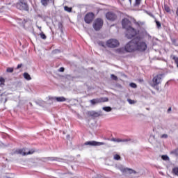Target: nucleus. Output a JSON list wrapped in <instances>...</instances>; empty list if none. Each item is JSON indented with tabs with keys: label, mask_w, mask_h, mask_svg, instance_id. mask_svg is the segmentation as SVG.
I'll return each mask as SVG.
<instances>
[{
	"label": "nucleus",
	"mask_w": 178,
	"mask_h": 178,
	"mask_svg": "<svg viewBox=\"0 0 178 178\" xmlns=\"http://www.w3.org/2000/svg\"><path fill=\"white\" fill-rule=\"evenodd\" d=\"M122 25L123 29H127V38H129L130 40L133 38V37L137 35V31L131 27V22L128 19H123L122 21Z\"/></svg>",
	"instance_id": "f257e3e1"
},
{
	"label": "nucleus",
	"mask_w": 178,
	"mask_h": 178,
	"mask_svg": "<svg viewBox=\"0 0 178 178\" xmlns=\"http://www.w3.org/2000/svg\"><path fill=\"white\" fill-rule=\"evenodd\" d=\"M135 44L136 51H138L139 52H144L145 51H147V48H148L145 41L141 38H136Z\"/></svg>",
	"instance_id": "f03ea898"
},
{
	"label": "nucleus",
	"mask_w": 178,
	"mask_h": 178,
	"mask_svg": "<svg viewBox=\"0 0 178 178\" xmlns=\"http://www.w3.org/2000/svg\"><path fill=\"white\" fill-rule=\"evenodd\" d=\"M125 49L127 53L136 52V39H134L125 44Z\"/></svg>",
	"instance_id": "7ed1b4c3"
},
{
	"label": "nucleus",
	"mask_w": 178,
	"mask_h": 178,
	"mask_svg": "<svg viewBox=\"0 0 178 178\" xmlns=\"http://www.w3.org/2000/svg\"><path fill=\"white\" fill-rule=\"evenodd\" d=\"M163 74H159L156 76H154L152 79V83L151 86L152 87H156V86H159V84H161L162 83V79H163Z\"/></svg>",
	"instance_id": "20e7f679"
},
{
	"label": "nucleus",
	"mask_w": 178,
	"mask_h": 178,
	"mask_svg": "<svg viewBox=\"0 0 178 178\" xmlns=\"http://www.w3.org/2000/svg\"><path fill=\"white\" fill-rule=\"evenodd\" d=\"M106 45L108 48H116L120 45V43L119 42V40L116 39H109L106 41Z\"/></svg>",
	"instance_id": "39448f33"
},
{
	"label": "nucleus",
	"mask_w": 178,
	"mask_h": 178,
	"mask_svg": "<svg viewBox=\"0 0 178 178\" xmlns=\"http://www.w3.org/2000/svg\"><path fill=\"white\" fill-rule=\"evenodd\" d=\"M102 26H104V20L101 18H97L95 20L93 23V29L98 31L102 29Z\"/></svg>",
	"instance_id": "423d86ee"
},
{
	"label": "nucleus",
	"mask_w": 178,
	"mask_h": 178,
	"mask_svg": "<svg viewBox=\"0 0 178 178\" xmlns=\"http://www.w3.org/2000/svg\"><path fill=\"white\" fill-rule=\"evenodd\" d=\"M17 9L19 10H29V6L27 3L24 2V0H20L19 3L16 5Z\"/></svg>",
	"instance_id": "0eeeda50"
},
{
	"label": "nucleus",
	"mask_w": 178,
	"mask_h": 178,
	"mask_svg": "<svg viewBox=\"0 0 178 178\" xmlns=\"http://www.w3.org/2000/svg\"><path fill=\"white\" fill-rule=\"evenodd\" d=\"M120 170L123 175H127V173H129V175H131L133 173L136 175L137 173L136 170L131 168H124L123 166L120 167Z\"/></svg>",
	"instance_id": "6e6552de"
},
{
	"label": "nucleus",
	"mask_w": 178,
	"mask_h": 178,
	"mask_svg": "<svg viewBox=\"0 0 178 178\" xmlns=\"http://www.w3.org/2000/svg\"><path fill=\"white\" fill-rule=\"evenodd\" d=\"M92 105H97V104H101V102H108V98L106 97H102L97 99H93L90 101Z\"/></svg>",
	"instance_id": "1a4fd4ad"
},
{
	"label": "nucleus",
	"mask_w": 178,
	"mask_h": 178,
	"mask_svg": "<svg viewBox=\"0 0 178 178\" xmlns=\"http://www.w3.org/2000/svg\"><path fill=\"white\" fill-rule=\"evenodd\" d=\"M106 18L107 20H110V22H115L118 19V15L113 12H108L106 13Z\"/></svg>",
	"instance_id": "9d476101"
},
{
	"label": "nucleus",
	"mask_w": 178,
	"mask_h": 178,
	"mask_svg": "<svg viewBox=\"0 0 178 178\" xmlns=\"http://www.w3.org/2000/svg\"><path fill=\"white\" fill-rule=\"evenodd\" d=\"M93 20H94V13H89L86 15L84 18V21L86 22V23H87L88 24H90V23H92Z\"/></svg>",
	"instance_id": "9b49d317"
},
{
	"label": "nucleus",
	"mask_w": 178,
	"mask_h": 178,
	"mask_svg": "<svg viewBox=\"0 0 178 178\" xmlns=\"http://www.w3.org/2000/svg\"><path fill=\"white\" fill-rule=\"evenodd\" d=\"M85 145H91L92 147H99L101 145H105V143L103 142H97V141L92 140V141L86 142Z\"/></svg>",
	"instance_id": "f8f14e48"
},
{
	"label": "nucleus",
	"mask_w": 178,
	"mask_h": 178,
	"mask_svg": "<svg viewBox=\"0 0 178 178\" xmlns=\"http://www.w3.org/2000/svg\"><path fill=\"white\" fill-rule=\"evenodd\" d=\"M34 152L29 151L26 152V149H20L15 151V154H19L20 155H31V154H33Z\"/></svg>",
	"instance_id": "ddd939ff"
},
{
	"label": "nucleus",
	"mask_w": 178,
	"mask_h": 178,
	"mask_svg": "<svg viewBox=\"0 0 178 178\" xmlns=\"http://www.w3.org/2000/svg\"><path fill=\"white\" fill-rule=\"evenodd\" d=\"M115 54H118V55H123L127 52V50H126V47H120L115 50Z\"/></svg>",
	"instance_id": "4468645a"
},
{
	"label": "nucleus",
	"mask_w": 178,
	"mask_h": 178,
	"mask_svg": "<svg viewBox=\"0 0 178 178\" xmlns=\"http://www.w3.org/2000/svg\"><path fill=\"white\" fill-rule=\"evenodd\" d=\"M49 99L56 101L57 102H65V101H67V99L65 98V97H50Z\"/></svg>",
	"instance_id": "2eb2a0df"
},
{
	"label": "nucleus",
	"mask_w": 178,
	"mask_h": 178,
	"mask_svg": "<svg viewBox=\"0 0 178 178\" xmlns=\"http://www.w3.org/2000/svg\"><path fill=\"white\" fill-rule=\"evenodd\" d=\"M111 141H113L114 143H127L128 141H130V140L113 138Z\"/></svg>",
	"instance_id": "dca6fc26"
},
{
	"label": "nucleus",
	"mask_w": 178,
	"mask_h": 178,
	"mask_svg": "<svg viewBox=\"0 0 178 178\" xmlns=\"http://www.w3.org/2000/svg\"><path fill=\"white\" fill-rule=\"evenodd\" d=\"M49 1L52 2V0H41V3L43 6H47L49 3Z\"/></svg>",
	"instance_id": "f3484780"
},
{
	"label": "nucleus",
	"mask_w": 178,
	"mask_h": 178,
	"mask_svg": "<svg viewBox=\"0 0 178 178\" xmlns=\"http://www.w3.org/2000/svg\"><path fill=\"white\" fill-rule=\"evenodd\" d=\"M24 77L26 79V80H31V76H30V74L29 73H24Z\"/></svg>",
	"instance_id": "a211bd4d"
},
{
	"label": "nucleus",
	"mask_w": 178,
	"mask_h": 178,
	"mask_svg": "<svg viewBox=\"0 0 178 178\" xmlns=\"http://www.w3.org/2000/svg\"><path fill=\"white\" fill-rule=\"evenodd\" d=\"M127 102H129V104H130V105H134V104L137 103L136 101L131 100V99H127Z\"/></svg>",
	"instance_id": "6ab92c4d"
},
{
	"label": "nucleus",
	"mask_w": 178,
	"mask_h": 178,
	"mask_svg": "<svg viewBox=\"0 0 178 178\" xmlns=\"http://www.w3.org/2000/svg\"><path fill=\"white\" fill-rule=\"evenodd\" d=\"M103 111H105V112H111V111H112V108L109 106L103 107Z\"/></svg>",
	"instance_id": "aec40b11"
},
{
	"label": "nucleus",
	"mask_w": 178,
	"mask_h": 178,
	"mask_svg": "<svg viewBox=\"0 0 178 178\" xmlns=\"http://www.w3.org/2000/svg\"><path fill=\"white\" fill-rule=\"evenodd\" d=\"M172 59L175 60L177 65V67H178V57H177L176 56H173Z\"/></svg>",
	"instance_id": "412c9836"
},
{
	"label": "nucleus",
	"mask_w": 178,
	"mask_h": 178,
	"mask_svg": "<svg viewBox=\"0 0 178 178\" xmlns=\"http://www.w3.org/2000/svg\"><path fill=\"white\" fill-rule=\"evenodd\" d=\"M13 70H14L13 67H8L6 69L7 73H13Z\"/></svg>",
	"instance_id": "4be33fe9"
},
{
	"label": "nucleus",
	"mask_w": 178,
	"mask_h": 178,
	"mask_svg": "<svg viewBox=\"0 0 178 178\" xmlns=\"http://www.w3.org/2000/svg\"><path fill=\"white\" fill-rule=\"evenodd\" d=\"M161 159H163V161H169V156H168V155H163Z\"/></svg>",
	"instance_id": "5701e85b"
},
{
	"label": "nucleus",
	"mask_w": 178,
	"mask_h": 178,
	"mask_svg": "<svg viewBox=\"0 0 178 178\" xmlns=\"http://www.w3.org/2000/svg\"><path fill=\"white\" fill-rule=\"evenodd\" d=\"M140 3H141V0H136L134 6H140Z\"/></svg>",
	"instance_id": "b1692460"
},
{
	"label": "nucleus",
	"mask_w": 178,
	"mask_h": 178,
	"mask_svg": "<svg viewBox=\"0 0 178 178\" xmlns=\"http://www.w3.org/2000/svg\"><path fill=\"white\" fill-rule=\"evenodd\" d=\"M64 10H65L66 12H69L70 13V12H72V8H69L67 6H65L64 7Z\"/></svg>",
	"instance_id": "393cba45"
},
{
	"label": "nucleus",
	"mask_w": 178,
	"mask_h": 178,
	"mask_svg": "<svg viewBox=\"0 0 178 178\" xmlns=\"http://www.w3.org/2000/svg\"><path fill=\"white\" fill-rule=\"evenodd\" d=\"M40 35L42 40H47V36L45 35V34H44V33H41Z\"/></svg>",
	"instance_id": "a878e982"
},
{
	"label": "nucleus",
	"mask_w": 178,
	"mask_h": 178,
	"mask_svg": "<svg viewBox=\"0 0 178 178\" xmlns=\"http://www.w3.org/2000/svg\"><path fill=\"white\" fill-rule=\"evenodd\" d=\"M172 172H173V173H175V175L178 176V168H173Z\"/></svg>",
	"instance_id": "bb28decb"
},
{
	"label": "nucleus",
	"mask_w": 178,
	"mask_h": 178,
	"mask_svg": "<svg viewBox=\"0 0 178 178\" xmlns=\"http://www.w3.org/2000/svg\"><path fill=\"white\" fill-rule=\"evenodd\" d=\"M130 87H131V88H137V84L134 83H131L129 84Z\"/></svg>",
	"instance_id": "cd10ccee"
},
{
	"label": "nucleus",
	"mask_w": 178,
	"mask_h": 178,
	"mask_svg": "<svg viewBox=\"0 0 178 178\" xmlns=\"http://www.w3.org/2000/svg\"><path fill=\"white\" fill-rule=\"evenodd\" d=\"M114 159H115V161H119V160L120 159V156L118 154H115V155L114 156Z\"/></svg>",
	"instance_id": "c85d7f7f"
},
{
	"label": "nucleus",
	"mask_w": 178,
	"mask_h": 178,
	"mask_svg": "<svg viewBox=\"0 0 178 178\" xmlns=\"http://www.w3.org/2000/svg\"><path fill=\"white\" fill-rule=\"evenodd\" d=\"M111 77L113 80H115V81L118 80V76H116L115 74H111Z\"/></svg>",
	"instance_id": "c756f323"
},
{
	"label": "nucleus",
	"mask_w": 178,
	"mask_h": 178,
	"mask_svg": "<svg viewBox=\"0 0 178 178\" xmlns=\"http://www.w3.org/2000/svg\"><path fill=\"white\" fill-rule=\"evenodd\" d=\"M99 44H100L102 47H103L104 48H105V42H99Z\"/></svg>",
	"instance_id": "7c9ffc66"
},
{
	"label": "nucleus",
	"mask_w": 178,
	"mask_h": 178,
	"mask_svg": "<svg viewBox=\"0 0 178 178\" xmlns=\"http://www.w3.org/2000/svg\"><path fill=\"white\" fill-rule=\"evenodd\" d=\"M165 10L166 11V12H170V8H169V7H168V6H165Z\"/></svg>",
	"instance_id": "2f4dec72"
},
{
	"label": "nucleus",
	"mask_w": 178,
	"mask_h": 178,
	"mask_svg": "<svg viewBox=\"0 0 178 178\" xmlns=\"http://www.w3.org/2000/svg\"><path fill=\"white\" fill-rule=\"evenodd\" d=\"M156 24L158 29H159V27H161V22H159V21L156 22Z\"/></svg>",
	"instance_id": "473e14b6"
},
{
	"label": "nucleus",
	"mask_w": 178,
	"mask_h": 178,
	"mask_svg": "<svg viewBox=\"0 0 178 178\" xmlns=\"http://www.w3.org/2000/svg\"><path fill=\"white\" fill-rule=\"evenodd\" d=\"M161 137V138H168V134H164Z\"/></svg>",
	"instance_id": "72a5a7b5"
},
{
	"label": "nucleus",
	"mask_w": 178,
	"mask_h": 178,
	"mask_svg": "<svg viewBox=\"0 0 178 178\" xmlns=\"http://www.w3.org/2000/svg\"><path fill=\"white\" fill-rule=\"evenodd\" d=\"M0 83L1 84H3V83H5V79H3V78H0Z\"/></svg>",
	"instance_id": "f704fd0d"
},
{
	"label": "nucleus",
	"mask_w": 178,
	"mask_h": 178,
	"mask_svg": "<svg viewBox=\"0 0 178 178\" xmlns=\"http://www.w3.org/2000/svg\"><path fill=\"white\" fill-rule=\"evenodd\" d=\"M59 72H65V68L64 67H60L59 69Z\"/></svg>",
	"instance_id": "c9c22d12"
},
{
	"label": "nucleus",
	"mask_w": 178,
	"mask_h": 178,
	"mask_svg": "<svg viewBox=\"0 0 178 178\" xmlns=\"http://www.w3.org/2000/svg\"><path fill=\"white\" fill-rule=\"evenodd\" d=\"M22 67V64H19L17 67V69H20Z\"/></svg>",
	"instance_id": "e433bc0d"
},
{
	"label": "nucleus",
	"mask_w": 178,
	"mask_h": 178,
	"mask_svg": "<svg viewBox=\"0 0 178 178\" xmlns=\"http://www.w3.org/2000/svg\"><path fill=\"white\" fill-rule=\"evenodd\" d=\"M172 111V108H169L168 110V112H170Z\"/></svg>",
	"instance_id": "4c0bfd02"
},
{
	"label": "nucleus",
	"mask_w": 178,
	"mask_h": 178,
	"mask_svg": "<svg viewBox=\"0 0 178 178\" xmlns=\"http://www.w3.org/2000/svg\"><path fill=\"white\" fill-rule=\"evenodd\" d=\"M38 29L41 30V26H38Z\"/></svg>",
	"instance_id": "58836bf2"
},
{
	"label": "nucleus",
	"mask_w": 178,
	"mask_h": 178,
	"mask_svg": "<svg viewBox=\"0 0 178 178\" xmlns=\"http://www.w3.org/2000/svg\"><path fill=\"white\" fill-rule=\"evenodd\" d=\"M130 3H131V0H129Z\"/></svg>",
	"instance_id": "ea45409f"
},
{
	"label": "nucleus",
	"mask_w": 178,
	"mask_h": 178,
	"mask_svg": "<svg viewBox=\"0 0 178 178\" xmlns=\"http://www.w3.org/2000/svg\"><path fill=\"white\" fill-rule=\"evenodd\" d=\"M67 137H70V136L69 135H67Z\"/></svg>",
	"instance_id": "a19ab883"
}]
</instances>
